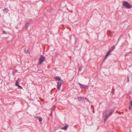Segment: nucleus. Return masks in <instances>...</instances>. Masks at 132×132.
I'll list each match as a JSON object with an SVG mask.
<instances>
[{
	"label": "nucleus",
	"instance_id": "nucleus-1",
	"mask_svg": "<svg viewBox=\"0 0 132 132\" xmlns=\"http://www.w3.org/2000/svg\"><path fill=\"white\" fill-rule=\"evenodd\" d=\"M114 110H112L110 112H109L107 110H106L103 114V116L104 118V121L105 122L108 117L110 116L114 112Z\"/></svg>",
	"mask_w": 132,
	"mask_h": 132
},
{
	"label": "nucleus",
	"instance_id": "nucleus-2",
	"mask_svg": "<svg viewBox=\"0 0 132 132\" xmlns=\"http://www.w3.org/2000/svg\"><path fill=\"white\" fill-rule=\"evenodd\" d=\"M123 6H125L126 8L130 9L131 8L132 6L128 2L124 1L122 2Z\"/></svg>",
	"mask_w": 132,
	"mask_h": 132
},
{
	"label": "nucleus",
	"instance_id": "nucleus-3",
	"mask_svg": "<svg viewBox=\"0 0 132 132\" xmlns=\"http://www.w3.org/2000/svg\"><path fill=\"white\" fill-rule=\"evenodd\" d=\"M45 57L42 55H40L39 59V64H41L45 60Z\"/></svg>",
	"mask_w": 132,
	"mask_h": 132
},
{
	"label": "nucleus",
	"instance_id": "nucleus-4",
	"mask_svg": "<svg viewBox=\"0 0 132 132\" xmlns=\"http://www.w3.org/2000/svg\"><path fill=\"white\" fill-rule=\"evenodd\" d=\"M78 84L79 85L81 88L85 89L86 88H88V86H86L85 85L82 84L80 83H78Z\"/></svg>",
	"mask_w": 132,
	"mask_h": 132
},
{
	"label": "nucleus",
	"instance_id": "nucleus-5",
	"mask_svg": "<svg viewBox=\"0 0 132 132\" xmlns=\"http://www.w3.org/2000/svg\"><path fill=\"white\" fill-rule=\"evenodd\" d=\"M19 80V79H18L16 81L15 85L16 86H18L20 88L22 89V87L19 85V82H18V81Z\"/></svg>",
	"mask_w": 132,
	"mask_h": 132
},
{
	"label": "nucleus",
	"instance_id": "nucleus-6",
	"mask_svg": "<svg viewBox=\"0 0 132 132\" xmlns=\"http://www.w3.org/2000/svg\"><path fill=\"white\" fill-rule=\"evenodd\" d=\"M57 88L58 89H60V87L61 85V83L60 82H59L57 83Z\"/></svg>",
	"mask_w": 132,
	"mask_h": 132
},
{
	"label": "nucleus",
	"instance_id": "nucleus-7",
	"mask_svg": "<svg viewBox=\"0 0 132 132\" xmlns=\"http://www.w3.org/2000/svg\"><path fill=\"white\" fill-rule=\"evenodd\" d=\"M68 126V125H66L65 126L63 127H62L61 128V129H64L65 130H67V128Z\"/></svg>",
	"mask_w": 132,
	"mask_h": 132
},
{
	"label": "nucleus",
	"instance_id": "nucleus-8",
	"mask_svg": "<svg viewBox=\"0 0 132 132\" xmlns=\"http://www.w3.org/2000/svg\"><path fill=\"white\" fill-rule=\"evenodd\" d=\"M111 52V51L110 50H109L108 52H107V54L106 55L105 57V59L106 58H107V57L109 55V54H110V52Z\"/></svg>",
	"mask_w": 132,
	"mask_h": 132
},
{
	"label": "nucleus",
	"instance_id": "nucleus-9",
	"mask_svg": "<svg viewBox=\"0 0 132 132\" xmlns=\"http://www.w3.org/2000/svg\"><path fill=\"white\" fill-rule=\"evenodd\" d=\"M30 24L28 22H27L26 23V24L25 26V28L27 29L28 27L29 26V24Z\"/></svg>",
	"mask_w": 132,
	"mask_h": 132
},
{
	"label": "nucleus",
	"instance_id": "nucleus-10",
	"mask_svg": "<svg viewBox=\"0 0 132 132\" xmlns=\"http://www.w3.org/2000/svg\"><path fill=\"white\" fill-rule=\"evenodd\" d=\"M55 79L57 80H59V81H60L61 80V78L60 77H56L55 78Z\"/></svg>",
	"mask_w": 132,
	"mask_h": 132
},
{
	"label": "nucleus",
	"instance_id": "nucleus-11",
	"mask_svg": "<svg viewBox=\"0 0 132 132\" xmlns=\"http://www.w3.org/2000/svg\"><path fill=\"white\" fill-rule=\"evenodd\" d=\"M38 118H39V121L40 122L42 121V118L41 117H38Z\"/></svg>",
	"mask_w": 132,
	"mask_h": 132
},
{
	"label": "nucleus",
	"instance_id": "nucleus-12",
	"mask_svg": "<svg viewBox=\"0 0 132 132\" xmlns=\"http://www.w3.org/2000/svg\"><path fill=\"white\" fill-rule=\"evenodd\" d=\"M32 20L31 19H30L29 20V22H28L30 24H31L32 22Z\"/></svg>",
	"mask_w": 132,
	"mask_h": 132
},
{
	"label": "nucleus",
	"instance_id": "nucleus-13",
	"mask_svg": "<svg viewBox=\"0 0 132 132\" xmlns=\"http://www.w3.org/2000/svg\"><path fill=\"white\" fill-rule=\"evenodd\" d=\"M82 98L81 97H79L78 98V99L79 101H80L81 100Z\"/></svg>",
	"mask_w": 132,
	"mask_h": 132
},
{
	"label": "nucleus",
	"instance_id": "nucleus-14",
	"mask_svg": "<svg viewBox=\"0 0 132 132\" xmlns=\"http://www.w3.org/2000/svg\"><path fill=\"white\" fill-rule=\"evenodd\" d=\"M130 106H131V108H132V101H130Z\"/></svg>",
	"mask_w": 132,
	"mask_h": 132
},
{
	"label": "nucleus",
	"instance_id": "nucleus-15",
	"mask_svg": "<svg viewBox=\"0 0 132 132\" xmlns=\"http://www.w3.org/2000/svg\"><path fill=\"white\" fill-rule=\"evenodd\" d=\"M129 81V77H127V81L128 82Z\"/></svg>",
	"mask_w": 132,
	"mask_h": 132
},
{
	"label": "nucleus",
	"instance_id": "nucleus-16",
	"mask_svg": "<svg viewBox=\"0 0 132 132\" xmlns=\"http://www.w3.org/2000/svg\"><path fill=\"white\" fill-rule=\"evenodd\" d=\"M3 34H5L6 33V32L4 30L3 31Z\"/></svg>",
	"mask_w": 132,
	"mask_h": 132
},
{
	"label": "nucleus",
	"instance_id": "nucleus-17",
	"mask_svg": "<svg viewBox=\"0 0 132 132\" xmlns=\"http://www.w3.org/2000/svg\"><path fill=\"white\" fill-rule=\"evenodd\" d=\"M131 106H130L129 107V109L130 110L131 109Z\"/></svg>",
	"mask_w": 132,
	"mask_h": 132
},
{
	"label": "nucleus",
	"instance_id": "nucleus-18",
	"mask_svg": "<svg viewBox=\"0 0 132 132\" xmlns=\"http://www.w3.org/2000/svg\"><path fill=\"white\" fill-rule=\"evenodd\" d=\"M115 48V47H113L112 48V50H111V51L113 50Z\"/></svg>",
	"mask_w": 132,
	"mask_h": 132
},
{
	"label": "nucleus",
	"instance_id": "nucleus-19",
	"mask_svg": "<svg viewBox=\"0 0 132 132\" xmlns=\"http://www.w3.org/2000/svg\"><path fill=\"white\" fill-rule=\"evenodd\" d=\"M70 40H71V36H70Z\"/></svg>",
	"mask_w": 132,
	"mask_h": 132
},
{
	"label": "nucleus",
	"instance_id": "nucleus-20",
	"mask_svg": "<svg viewBox=\"0 0 132 132\" xmlns=\"http://www.w3.org/2000/svg\"><path fill=\"white\" fill-rule=\"evenodd\" d=\"M85 99H86L87 101H89L86 98H85Z\"/></svg>",
	"mask_w": 132,
	"mask_h": 132
},
{
	"label": "nucleus",
	"instance_id": "nucleus-21",
	"mask_svg": "<svg viewBox=\"0 0 132 132\" xmlns=\"http://www.w3.org/2000/svg\"><path fill=\"white\" fill-rule=\"evenodd\" d=\"M2 10H3V11H5V9H3Z\"/></svg>",
	"mask_w": 132,
	"mask_h": 132
},
{
	"label": "nucleus",
	"instance_id": "nucleus-22",
	"mask_svg": "<svg viewBox=\"0 0 132 132\" xmlns=\"http://www.w3.org/2000/svg\"><path fill=\"white\" fill-rule=\"evenodd\" d=\"M38 117H35L36 118H37H37H38Z\"/></svg>",
	"mask_w": 132,
	"mask_h": 132
},
{
	"label": "nucleus",
	"instance_id": "nucleus-23",
	"mask_svg": "<svg viewBox=\"0 0 132 132\" xmlns=\"http://www.w3.org/2000/svg\"><path fill=\"white\" fill-rule=\"evenodd\" d=\"M91 106L92 107H93L92 105H91Z\"/></svg>",
	"mask_w": 132,
	"mask_h": 132
}]
</instances>
